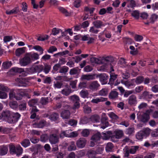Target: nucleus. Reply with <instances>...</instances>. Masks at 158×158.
<instances>
[{
  "label": "nucleus",
  "mask_w": 158,
  "mask_h": 158,
  "mask_svg": "<svg viewBox=\"0 0 158 158\" xmlns=\"http://www.w3.org/2000/svg\"><path fill=\"white\" fill-rule=\"evenodd\" d=\"M151 131V130L149 128H144L137 133L136 135V138L138 140H141L144 138L148 136Z\"/></svg>",
  "instance_id": "obj_1"
},
{
  "label": "nucleus",
  "mask_w": 158,
  "mask_h": 158,
  "mask_svg": "<svg viewBox=\"0 0 158 158\" xmlns=\"http://www.w3.org/2000/svg\"><path fill=\"white\" fill-rule=\"evenodd\" d=\"M58 131L56 130L54 132L49 135V140L51 144H56L59 142V137Z\"/></svg>",
  "instance_id": "obj_2"
},
{
  "label": "nucleus",
  "mask_w": 158,
  "mask_h": 158,
  "mask_svg": "<svg viewBox=\"0 0 158 158\" xmlns=\"http://www.w3.org/2000/svg\"><path fill=\"white\" fill-rule=\"evenodd\" d=\"M31 62V59L27 53L22 59L19 60L20 64L23 66H25L29 64Z\"/></svg>",
  "instance_id": "obj_3"
},
{
  "label": "nucleus",
  "mask_w": 158,
  "mask_h": 158,
  "mask_svg": "<svg viewBox=\"0 0 158 158\" xmlns=\"http://www.w3.org/2000/svg\"><path fill=\"white\" fill-rule=\"evenodd\" d=\"M139 148V147L138 146H132L131 148H129L127 146L125 147L124 149L125 156L128 157L129 156L130 153L132 154H135Z\"/></svg>",
  "instance_id": "obj_4"
},
{
  "label": "nucleus",
  "mask_w": 158,
  "mask_h": 158,
  "mask_svg": "<svg viewBox=\"0 0 158 158\" xmlns=\"http://www.w3.org/2000/svg\"><path fill=\"white\" fill-rule=\"evenodd\" d=\"M100 85L97 81H94L90 82L88 88L92 91L97 90Z\"/></svg>",
  "instance_id": "obj_5"
},
{
  "label": "nucleus",
  "mask_w": 158,
  "mask_h": 158,
  "mask_svg": "<svg viewBox=\"0 0 158 158\" xmlns=\"http://www.w3.org/2000/svg\"><path fill=\"white\" fill-rule=\"evenodd\" d=\"M128 104L131 106H135L137 103V100L136 96L134 94L130 96L128 99Z\"/></svg>",
  "instance_id": "obj_6"
},
{
  "label": "nucleus",
  "mask_w": 158,
  "mask_h": 158,
  "mask_svg": "<svg viewBox=\"0 0 158 158\" xmlns=\"http://www.w3.org/2000/svg\"><path fill=\"white\" fill-rule=\"evenodd\" d=\"M87 140L84 138H81L76 142V144L78 148H82L84 147L86 144Z\"/></svg>",
  "instance_id": "obj_7"
},
{
  "label": "nucleus",
  "mask_w": 158,
  "mask_h": 158,
  "mask_svg": "<svg viewBox=\"0 0 158 158\" xmlns=\"http://www.w3.org/2000/svg\"><path fill=\"white\" fill-rule=\"evenodd\" d=\"M114 60L113 58L111 56H107L104 57L101 60V64H103L106 65L108 64H110Z\"/></svg>",
  "instance_id": "obj_8"
},
{
  "label": "nucleus",
  "mask_w": 158,
  "mask_h": 158,
  "mask_svg": "<svg viewBox=\"0 0 158 158\" xmlns=\"http://www.w3.org/2000/svg\"><path fill=\"white\" fill-rule=\"evenodd\" d=\"M43 66L42 65H36L34 67H32L29 69L30 72L31 73L35 72H40L42 71L43 69Z\"/></svg>",
  "instance_id": "obj_9"
},
{
  "label": "nucleus",
  "mask_w": 158,
  "mask_h": 158,
  "mask_svg": "<svg viewBox=\"0 0 158 158\" xmlns=\"http://www.w3.org/2000/svg\"><path fill=\"white\" fill-rule=\"evenodd\" d=\"M25 95V93L24 92L20 91L19 89H16L15 90V98L17 100H20L22 99Z\"/></svg>",
  "instance_id": "obj_10"
},
{
  "label": "nucleus",
  "mask_w": 158,
  "mask_h": 158,
  "mask_svg": "<svg viewBox=\"0 0 158 158\" xmlns=\"http://www.w3.org/2000/svg\"><path fill=\"white\" fill-rule=\"evenodd\" d=\"M16 81L20 84L19 86L26 87L27 86V81L25 78H17L16 79Z\"/></svg>",
  "instance_id": "obj_11"
},
{
  "label": "nucleus",
  "mask_w": 158,
  "mask_h": 158,
  "mask_svg": "<svg viewBox=\"0 0 158 158\" xmlns=\"http://www.w3.org/2000/svg\"><path fill=\"white\" fill-rule=\"evenodd\" d=\"M123 132L122 130H117L115 131V135L111 136V139L112 140L114 138L119 139L121 138L123 135Z\"/></svg>",
  "instance_id": "obj_12"
},
{
  "label": "nucleus",
  "mask_w": 158,
  "mask_h": 158,
  "mask_svg": "<svg viewBox=\"0 0 158 158\" xmlns=\"http://www.w3.org/2000/svg\"><path fill=\"white\" fill-rule=\"evenodd\" d=\"M95 79V75L94 74H86L82 75L81 77V80H87L90 81Z\"/></svg>",
  "instance_id": "obj_13"
},
{
  "label": "nucleus",
  "mask_w": 158,
  "mask_h": 158,
  "mask_svg": "<svg viewBox=\"0 0 158 158\" xmlns=\"http://www.w3.org/2000/svg\"><path fill=\"white\" fill-rule=\"evenodd\" d=\"M20 117V115L18 113H16L13 114L12 117H11L10 119H9V123H10L16 122Z\"/></svg>",
  "instance_id": "obj_14"
},
{
  "label": "nucleus",
  "mask_w": 158,
  "mask_h": 158,
  "mask_svg": "<svg viewBox=\"0 0 158 158\" xmlns=\"http://www.w3.org/2000/svg\"><path fill=\"white\" fill-rule=\"evenodd\" d=\"M100 81L103 84H106L107 82L109 76L105 74H101L98 75Z\"/></svg>",
  "instance_id": "obj_15"
},
{
  "label": "nucleus",
  "mask_w": 158,
  "mask_h": 158,
  "mask_svg": "<svg viewBox=\"0 0 158 158\" xmlns=\"http://www.w3.org/2000/svg\"><path fill=\"white\" fill-rule=\"evenodd\" d=\"M72 92V90L70 87H67L63 89L60 92L61 94L66 96L69 95Z\"/></svg>",
  "instance_id": "obj_16"
},
{
  "label": "nucleus",
  "mask_w": 158,
  "mask_h": 158,
  "mask_svg": "<svg viewBox=\"0 0 158 158\" xmlns=\"http://www.w3.org/2000/svg\"><path fill=\"white\" fill-rule=\"evenodd\" d=\"M70 114V112L69 110H65L61 113V116L63 119H68L69 118Z\"/></svg>",
  "instance_id": "obj_17"
},
{
  "label": "nucleus",
  "mask_w": 158,
  "mask_h": 158,
  "mask_svg": "<svg viewBox=\"0 0 158 158\" xmlns=\"http://www.w3.org/2000/svg\"><path fill=\"white\" fill-rule=\"evenodd\" d=\"M59 117L58 113L56 112H53L52 113L49 117V119L52 121H56L57 120Z\"/></svg>",
  "instance_id": "obj_18"
},
{
  "label": "nucleus",
  "mask_w": 158,
  "mask_h": 158,
  "mask_svg": "<svg viewBox=\"0 0 158 158\" xmlns=\"http://www.w3.org/2000/svg\"><path fill=\"white\" fill-rule=\"evenodd\" d=\"M2 115L3 118L5 119H7L9 123V119L11 118V114L9 110L3 111L2 112Z\"/></svg>",
  "instance_id": "obj_19"
},
{
  "label": "nucleus",
  "mask_w": 158,
  "mask_h": 158,
  "mask_svg": "<svg viewBox=\"0 0 158 158\" xmlns=\"http://www.w3.org/2000/svg\"><path fill=\"white\" fill-rule=\"evenodd\" d=\"M29 57L31 58V61L32 60H37L39 59V55L37 53L34 52L31 53V52L27 53Z\"/></svg>",
  "instance_id": "obj_20"
},
{
  "label": "nucleus",
  "mask_w": 158,
  "mask_h": 158,
  "mask_svg": "<svg viewBox=\"0 0 158 158\" xmlns=\"http://www.w3.org/2000/svg\"><path fill=\"white\" fill-rule=\"evenodd\" d=\"M93 24L97 28H101L102 27L104 26L103 22L99 20H95L93 22Z\"/></svg>",
  "instance_id": "obj_21"
},
{
  "label": "nucleus",
  "mask_w": 158,
  "mask_h": 158,
  "mask_svg": "<svg viewBox=\"0 0 158 158\" xmlns=\"http://www.w3.org/2000/svg\"><path fill=\"white\" fill-rule=\"evenodd\" d=\"M107 100V98L100 97V98H96L93 99L91 101V102L93 103L98 104L99 102L106 101Z\"/></svg>",
  "instance_id": "obj_22"
},
{
  "label": "nucleus",
  "mask_w": 158,
  "mask_h": 158,
  "mask_svg": "<svg viewBox=\"0 0 158 158\" xmlns=\"http://www.w3.org/2000/svg\"><path fill=\"white\" fill-rule=\"evenodd\" d=\"M71 131L69 130L62 131L59 135L60 137L61 138H63L64 136L70 137V132Z\"/></svg>",
  "instance_id": "obj_23"
},
{
  "label": "nucleus",
  "mask_w": 158,
  "mask_h": 158,
  "mask_svg": "<svg viewBox=\"0 0 158 158\" xmlns=\"http://www.w3.org/2000/svg\"><path fill=\"white\" fill-rule=\"evenodd\" d=\"M153 94H149V92L147 91H144L141 94L142 98H144L151 99L153 96Z\"/></svg>",
  "instance_id": "obj_24"
},
{
  "label": "nucleus",
  "mask_w": 158,
  "mask_h": 158,
  "mask_svg": "<svg viewBox=\"0 0 158 158\" xmlns=\"http://www.w3.org/2000/svg\"><path fill=\"white\" fill-rule=\"evenodd\" d=\"M101 137V135L100 133L98 132L94 135L92 137L91 139L94 142L99 140Z\"/></svg>",
  "instance_id": "obj_25"
},
{
  "label": "nucleus",
  "mask_w": 158,
  "mask_h": 158,
  "mask_svg": "<svg viewBox=\"0 0 158 158\" xmlns=\"http://www.w3.org/2000/svg\"><path fill=\"white\" fill-rule=\"evenodd\" d=\"M112 134L111 131H107L106 133L103 132L102 133L103 139L105 140L109 139L110 137H111Z\"/></svg>",
  "instance_id": "obj_26"
},
{
  "label": "nucleus",
  "mask_w": 158,
  "mask_h": 158,
  "mask_svg": "<svg viewBox=\"0 0 158 158\" xmlns=\"http://www.w3.org/2000/svg\"><path fill=\"white\" fill-rule=\"evenodd\" d=\"M8 150V147L6 146H3L0 148V155L3 156L7 154Z\"/></svg>",
  "instance_id": "obj_27"
},
{
  "label": "nucleus",
  "mask_w": 158,
  "mask_h": 158,
  "mask_svg": "<svg viewBox=\"0 0 158 158\" xmlns=\"http://www.w3.org/2000/svg\"><path fill=\"white\" fill-rule=\"evenodd\" d=\"M118 93L116 91H112L109 94V97L111 99H114L118 97Z\"/></svg>",
  "instance_id": "obj_28"
},
{
  "label": "nucleus",
  "mask_w": 158,
  "mask_h": 158,
  "mask_svg": "<svg viewBox=\"0 0 158 158\" xmlns=\"http://www.w3.org/2000/svg\"><path fill=\"white\" fill-rule=\"evenodd\" d=\"M69 99L73 102H80L79 97L76 95L70 96L69 98Z\"/></svg>",
  "instance_id": "obj_29"
},
{
  "label": "nucleus",
  "mask_w": 158,
  "mask_h": 158,
  "mask_svg": "<svg viewBox=\"0 0 158 158\" xmlns=\"http://www.w3.org/2000/svg\"><path fill=\"white\" fill-rule=\"evenodd\" d=\"M79 72V69L77 67L73 68L70 70L69 74L71 75H78Z\"/></svg>",
  "instance_id": "obj_30"
},
{
  "label": "nucleus",
  "mask_w": 158,
  "mask_h": 158,
  "mask_svg": "<svg viewBox=\"0 0 158 158\" xmlns=\"http://www.w3.org/2000/svg\"><path fill=\"white\" fill-rule=\"evenodd\" d=\"M131 81L135 80V82L136 84H139L142 83L144 80L143 77L142 76L137 77L135 79H132Z\"/></svg>",
  "instance_id": "obj_31"
},
{
  "label": "nucleus",
  "mask_w": 158,
  "mask_h": 158,
  "mask_svg": "<svg viewBox=\"0 0 158 158\" xmlns=\"http://www.w3.org/2000/svg\"><path fill=\"white\" fill-rule=\"evenodd\" d=\"M46 121L44 120L40 121L38 123H35L34 125H36V127L39 128L43 127L46 125Z\"/></svg>",
  "instance_id": "obj_32"
},
{
  "label": "nucleus",
  "mask_w": 158,
  "mask_h": 158,
  "mask_svg": "<svg viewBox=\"0 0 158 158\" xmlns=\"http://www.w3.org/2000/svg\"><path fill=\"white\" fill-rule=\"evenodd\" d=\"M23 71L24 69H23L18 68H12L10 70V72L11 73L14 72L13 73H12V74H14V73H21Z\"/></svg>",
  "instance_id": "obj_33"
},
{
  "label": "nucleus",
  "mask_w": 158,
  "mask_h": 158,
  "mask_svg": "<svg viewBox=\"0 0 158 158\" xmlns=\"http://www.w3.org/2000/svg\"><path fill=\"white\" fill-rule=\"evenodd\" d=\"M25 48L24 47L17 49L15 51L16 55L19 56L21 54L25 52Z\"/></svg>",
  "instance_id": "obj_34"
},
{
  "label": "nucleus",
  "mask_w": 158,
  "mask_h": 158,
  "mask_svg": "<svg viewBox=\"0 0 158 158\" xmlns=\"http://www.w3.org/2000/svg\"><path fill=\"white\" fill-rule=\"evenodd\" d=\"M19 11V7H16L10 10H6V13L7 15H11L13 14H16Z\"/></svg>",
  "instance_id": "obj_35"
},
{
  "label": "nucleus",
  "mask_w": 158,
  "mask_h": 158,
  "mask_svg": "<svg viewBox=\"0 0 158 158\" xmlns=\"http://www.w3.org/2000/svg\"><path fill=\"white\" fill-rule=\"evenodd\" d=\"M149 115L144 114L142 116L141 121L144 123L147 122L149 119Z\"/></svg>",
  "instance_id": "obj_36"
},
{
  "label": "nucleus",
  "mask_w": 158,
  "mask_h": 158,
  "mask_svg": "<svg viewBox=\"0 0 158 158\" xmlns=\"http://www.w3.org/2000/svg\"><path fill=\"white\" fill-rule=\"evenodd\" d=\"M49 136L46 134H44L40 136V140L42 142H45L49 139Z\"/></svg>",
  "instance_id": "obj_37"
},
{
  "label": "nucleus",
  "mask_w": 158,
  "mask_h": 158,
  "mask_svg": "<svg viewBox=\"0 0 158 158\" xmlns=\"http://www.w3.org/2000/svg\"><path fill=\"white\" fill-rule=\"evenodd\" d=\"M33 48L40 52V54L41 55L43 53L44 49L40 46L38 45H35L33 47Z\"/></svg>",
  "instance_id": "obj_38"
},
{
  "label": "nucleus",
  "mask_w": 158,
  "mask_h": 158,
  "mask_svg": "<svg viewBox=\"0 0 158 158\" xmlns=\"http://www.w3.org/2000/svg\"><path fill=\"white\" fill-rule=\"evenodd\" d=\"M90 118L92 122H99L100 117L98 115L95 114L92 116Z\"/></svg>",
  "instance_id": "obj_39"
},
{
  "label": "nucleus",
  "mask_w": 158,
  "mask_h": 158,
  "mask_svg": "<svg viewBox=\"0 0 158 158\" xmlns=\"http://www.w3.org/2000/svg\"><path fill=\"white\" fill-rule=\"evenodd\" d=\"M68 150L69 151L76 150V147L74 141H72L71 142L70 145L68 147Z\"/></svg>",
  "instance_id": "obj_40"
},
{
  "label": "nucleus",
  "mask_w": 158,
  "mask_h": 158,
  "mask_svg": "<svg viewBox=\"0 0 158 158\" xmlns=\"http://www.w3.org/2000/svg\"><path fill=\"white\" fill-rule=\"evenodd\" d=\"M96 155V152L93 150H89L88 151L87 155L89 158H94Z\"/></svg>",
  "instance_id": "obj_41"
},
{
  "label": "nucleus",
  "mask_w": 158,
  "mask_h": 158,
  "mask_svg": "<svg viewBox=\"0 0 158 158\" xmlns=\"http://www.w3.org/2000/svg\"><path fill=\"white\" fill-rule=\"evenodd\" d=\"M23 152V149L20 146H18L16 147V149L15 154L19 156L21 155Z\"/></svg>",
  "instance_id": "obj_42"
},
{
  "label": "nucleus",
  "mask_w": 158,
  "mask_h": 158,
  "mask_svg": "<svg viewBox=\"0 0 158 158\" xmlns=\"http://www.w3.org/2000/svg\"><path fill=\"white\" fill-rule=\"evenodd\" d=\"M21 144L22 146L26 148L30 145V143L28 139H25L22 141Z\"/></svg>",
  "instance_id": "obj_43"
},
{
  "label": "nucleus",
  "mask_w": 158,
  "mask_h": 158,
  "mask_svg": "<svg viewBox=\"0 0 158 158\" xmlns=\"http://www.w3.org/2000/svg\"><path fill=\"white\" fill-rule=\"evenodd\" d=\"M90 61L93 63L100 64L101 63V60L99 59L94 57H91L90 59Z\"/></svg>",
  "instance_id": "obj_44"
},
{
  "label": "nucleus",
  "mask_w": 158,
  "mask_h": 158,
  "mask_svg": "<svg viewBox=\"0 0 158 158\" xmlns=\"http://www.w3.org/2000/svg\"><path fill=\"white\" fill-rule=\"evenodd\" d=\"M11 65V62L6 61L3 63L2 67L3 69H7L9 68Z\"/></svg>",
  "instance_id": "obj_45"
},
{
  "label": "nucleus",
  "mask_w": 158,
  "mask_h": 158,
  "mask_svg": "<svg viewBox=\"0 0 158 158\" xmlns=\"http://www.w3.org/2000/svg\"><path fill=\"white\" fill-rule=\"evenodd\" d=\"M38 100L36 99H33L29 101L28 102V105L30 106H33L37 104Z\"/></svg>",
  "instance_id": "obj_46"
},
{
  "label": "nucleus",
  "mask_w": 158,
  "mask_h": 158,
  "mask_svg": "<svg viewBox=\"0 0 158 158\" xmlns=\"http://www.w3.org/2000/svg\"><path fill=\"white\" fill-rule=\"evenodd\" d=\"M59 10L63 14L66 16H69L70 15V14L69 13L67 10L63 7H60L58 8Z\"/></svg>",
  "instance_id": "obj_47"
},
{
  "label": "nucleus",
  "mask_w": 158,
  "mask_h": 158,
  "mask_svg": "<svg viewBox=\"0 0 158 158\" xmlns=\"http://www.w3.org/2000/svg\"><path fill=\"white\" fill-rule=\"evenodd\" d=\"M9 105L11 108L13 109L17 108L18 106L17 102L15 101H12L10 102Z\"/></svg>",
  "instance_id": "obj_48"
},
{
  "label": "nucleus",
  "mask_w": 158,
  "mask_h": 158,
  "mask_svg": "<svg viewBox=\"0 0 158 158\" xmlns=\"http://www.w3.org/2000/svg\"><path fill=\"white\" fill-rule=\"evenodd\" d=\"M113 147V144L111 143H107L106 147V150L107 152H110L111 151Z\"/></svg>",
  "instance_id": "obj_49"
},
{
  "label": "nucleus",
  "mask_w": 158,
  "mask_h": 158,
  "mask_svg": "<svg viewBox=\"0 0 158 158\" xmlns=\"http://www.w3.org/2000/svg\"><path fill=\"white\" fill-rule=\"evenodd\" d=\"M89 121L88 118L86 117H84L81 118L80 123L85 124L87 123Z\"/></svg>",
  "instance_id": "obj_50"
},
{
  "label": "nucleus",
  "mask_w": 158,
  "mask_h": 158,
  "mask_svg": "<svg viewBox=\"0 0 158 158\" xmlns=\"http://www.w3.org/2000/svg\"><path fill=\"white\" fill-rule=\"evenodd\" d=\"M84 111L85 113H90L91 111V110L90 107L87 105H85L83 107Z\"/></svg>",
  "instance_id": "obj_51"
},
{
  "label": "nucleus",
  "mask_w": 158,
  "mask_h": 158,
  "mask_svg": "<svg viewBox=\"0 0 158 158\" xmlns=\"http://www.w3.org/2000/svg\"><path fill=\"white\" fill-rule=\"evenodd\" d=\"M89 130L87 129L83 130L81 132L82 136L84 137H87L89 134Z\"/></svg>",
  "instance_id": "obj_52"
},
{
  "label": "nucleus",
  "mask_w": 158,
  "mask_h": 158,
  "mask_svg": "<svg viewBox=\"0 0 158 158\" xmlns=\"http://www.w3.org/2000/svg\"><path fill=\"white\" fill-rule=\"evenodd\" d=\"M89 31L90 32L93 34H96L98 33L99 31V30H98L94 26H93L90 28Z\"/></svg>",
  "instance_id": "obj_53"
},
{
  "label": "nucleus",
  "mask_w": 158,
  "mask_h": 158,
  "mask_svg": "<svg viewBox=\"0 0 158 158\" xmlns=\"http://www.w3.org/2000/svg\"><path fill=\"white\" fill-rule=\"evenodd\" d=\"M48 98H42L40 101V103L43 105L47 104L48 102Z\"/></svg>",
  "instance_id": "obj_54"
},
{
  "label": "nucleus",
  "mask_w": 158,
  "mask_h": 158,
  "mask_svg": "<svg viewBox=\"0 0 158 158\" xmlns=\"http://www.w3.org/2000/svg\"><path fill=\"white\" fill-rule=\"evenodd\" d=\"M10 151V153L12 154H15L16 147L13 145H9Z\"/></svg>",
  "instance_id": "obj_55"
},
{
  "label": "nucleus",
  "mask_w": 158,
  "mask_h": 158,
  "mask_svg": "<svg viewBox=\"0 0 158 158\" xmlns=\"http://www.w3.org/2000/svg\"><path fill=\"white\" fill-rule=\"evenodd\" d=\"M69 70V68L66 66L62 67L60 70L59 72L60 73H66Z\"/></svg>",
  "instance_id": "obj_56"
},
{
  "label": "nucleus",
  "mask_w": 158,
  "mask_h": 158,
  "mask_svg": "<svg viewBox=\"0 0 158 158\" xmlns=\"http://www.w3.org/2000/svg\"><path fill=\"white\" fill-rule=\"evenodd\" d=\"M107 94V90L106 89H103L100 90L99 94L101 96H105Z\"/></svg>",
  "instance_id": "obj_57"
},
{
  "label": "nucleus",
  "mask_w": 158,
  "mask_h": 158,
  "mask_svg": "<svg viewBox=\"0 0 158 158\" xmlns=\"http://www.w3.org/2000/svg\"><path fill=\"white\" fill-rule=\"evenodd\" d=\"M117 75L115 74L114 73H111L110 74V78L109 80L110 82L112 83V82L116 80L117 77Z\"/></svg>",
  "instance_id": "obj_58"
},
{
  "label": "nucleus",
  "mask_w": 158,
  "mask_h": 158,
  "mask_svg": "<svg viewBox=\"0 0 158 158\" xmlns=\"http://www.w3.org/2000/svg\"><path fill=\"white\" fill-rule=\"evenodd\" d=\"M81 96L83 98H85L88 96L89 93L87 90H81L80 93Z\"/></svg>",
  "instance_id": "obj_59"
},
{
  "label": "nucleus",
  "mask_w": 158,
  "mask_h": 158,
  "mask_svg": "<svg viewBox=\"0 0 158 158\" xmlns=\"http://www.w3.org/2000/svg\"><path fill=\"white\" fill-rule=\"evenodd\" d=\"M131 15L136 19L139 18V13L138 10H135L131 14Z\"/></svg>",
  "instance_id": "obj_60"
},
{
  "label": "nucleus",
  "mask_w": 158,
  "mask_h": 158,
  "mask_svg": "<svg viewBox=\"0 0 158 158\" xmlns=\"http://www.w3.org/2000/svg\"><path fill=\"white\" fill-rule=\"evenodd\" d=\"M108 118L107 117H103L101 120L102 123L103 125H105L106 126H108L109 125V123L108 120Z\"/></svg>",
  "instance_id": "obj_61"
},
{
  "label": "nucleus",
  "mask_w": 158,
  "mask_h": 158,
  "mask_svg": "<svg viewBox=\"0 0 158 158\" xmlns=\"http://www.w3.org/2000/svg\"><path fill=\"white\" fill-rule=\"evenodd\" d=\"M22 10L24 12H26L27 10L28 6L26 2H23L22 4Z\"/></svg>",
  "instance_id": "obj_62"
},
{
  "label": "nucleus",
  "mask_w": 158,
  "mask_h": 158,
  "mask_svg": "<svg viewBox=\"0 0 158 158\" xmlns=\"http://www.w3.org/2000/svg\"><path fill=\"white\" fill-rule=\"evenodd\" d=\"M108 115L110 118L116 120L118 118V117L113 112L109 113Z\"/></svg>",
  "instance_id": "obj_63"
},
{
  "label": "nucleus",
  "mask_w": 158,
  "mask_h": 158,
  "mask_svg": "<svg viewBox=\"0 0 158 158\" xmlns=\"http://www.w3.org/2000/svg\"><path fill=\"white\" fill-rule=\"evenodd\" d=\"M158 18V15L155 14H153L152 15L150 18V22L153 23Z\"/></svg>",
  "instance_id": "obj_64"
}]
</instances>
